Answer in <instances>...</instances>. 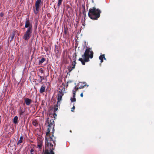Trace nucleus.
<instances>
[{
	"label": "nucleus",
	"instance_id": "6e6552de",
	"mask_svg": "<svg viewBox=\"0 0 154 154\" xmlns=\"http://www.w3.org/2000/svg\"><path fill=\"white\" fill-rule=\"evenodd\" d=\"M72 60H73L74 63H72V65L73 66L71 67V66H69L68 67V69L69 71H71L72 70H73L75 68V65L76 63L75 61L76 60V55H75V56H73L72 57Z\"/></svg>",
	"mask_w": 154,
	"mask_h": 154
},
{
	"label": "nucleus",
	"instance_id": "ddd939ff",
	"mask_svg": "<svg viewBox=\"0 0 154 154\" xmlns=\"http://www.w3.org/2000/svg\"><path fill=\"white\" fill-rule=\"evenodd\" d=\"M45 154H54L53 152V150H46L45 152Z\"/></svg>",
	"mask_w": 154,
	"mask_h": 154
},
{
	"label": "nucleus",
	"instance_id": "9b49d317",
	"mask_svg": "<svg viewBox=\"0 0 154 154\" xmlns=\"http://www.w3.org/2000/svg\"><path fill=\"white\" fill-rule=\"evenodd\" d=\"M42 142L41 140H39L37 143V146L40 149H42Z\"/></svg>",
	"mask_w": 154,
	"mask_h": 154
},
{
	"label": "nucleus",
	"instance_id": "f704fd0d",
	"mask_svg": "<svg viewBox=\"0 0 154 154\" xmlns=\"http://www.w3.org/2000/svg\"><path fill=\"white\" fill-rule=\"evenodd\" d=\"M57 108L56 109V110H57Z\"/></svg>",
	"mask_w": 154,
	"mask_h": 154
},
{
	"label": "nucleus",
	"instance_id": "393cba45",
	"mask_svg": "<svg viewBox=\"0 0 154 154\" xmlns=\"http://www.w3.org/2000/svg\"><path fill=\"white\" fill-rule=\"evenodd\" d=\"M34 150L33 149H32L30 150V153H33L34 152Z\"/></svg>",
	"mask_w": 154,
	"mask_h": 154
},
{
	"label": "nucleus",
	"instance_id": "c756f323",
	"mask_svg": "<svg viewBox=\"0 0 154 154\" xmlns=\"http://www.w3.org/2000/svg\"><path fill=\"white\" fill-rule=\"evenodd\" d=\"M48 139H50L51 140L52 139V137H50V136H49V138Z\"/></svg>",
	"mask_w": 154,
	"mask_h": 154
},
{
	"label": "nucleus",
	"instance_id": "7c9ffc66",
	"mask_svg": "<svg viewBox=\"0 0 154 154\" xmlns=\"http://www.w3.org/2000/svg\"><path fill=\"white\" fill-rule=\"evenodd\" d=\"M49 118H47V122H48L49 121Z\"/></svg>",
	"mask_w": 154,
	"mask_h": 154
},
{
	"label": "nucleus",
	"instance_id": "b1692460",
	"mask_svg": "<svg viewBox=\"0 0 154 154\" xmlns=\"http://www.w3.org/2000/svg\"><path fill=\"white\" fill-rule=\"evenodd\" d=\"M75 108V107L74 106H73V107L72 108V109L71 111L72 112L73 111V110Z\"/></svg>",
	"mask_w": 154,
	"mask_h": 154
},
{
	"label": "nucleus",
	"instance_id": "423d86ee",
	"mask_svg": "<svg viewBox=\"0 0 154 154\" xmlns=\"http://www.w3.org/2000/svg\"><path fill=\"white\" fill-rule=\"evenodd\" d=\"M45 149L49 150H52L54 149L53 145L51 143L48 142V140L47 137H45Z\"/></svg>",
	"mask_w": 154,
	"mask_h": 154
},
{
	"label": "nucleus",
	"instance_id": "a211bd4d",
	"mask_svg": "<svg viewBox=\"0 0 154 154\" xmlns=\"http://www.w3.org/2000/svg\"><path fill=\"white\" fill-rule=\"evenodd\" d=\"M63 0H58L57 6L58 8H59L60 5L61 4Z\"/></svg>",
	"mask_w": 154,
	"mask_h": 154
},
{
	"label": "nucleus",
	"instance_id": "2f4dec72",
	"mask_svg": "<svg viewBox=\"0 0 154 154\" xmlns=\"http://www.w3.org/2000/svg\"><path fill=\"white\" fill-rule=\"evenodd\" d=\"M92 3L94 2V1L93 0H92Z\"/></svg>",
	"mask_w": 154,
	"mask_h": 154
},
{
	"label": "nucleus",
	"instance_id": "4468645a",
	"mask_svg": "<svg viewBox=\"0 0 154 154\" xmlns=\"http://www.w3.org/2000/svg\"><path fill=\"white\" fill-rule=\"evenodd\" d=\"M101 13V11L97 8V20L98 18H99L100 16V13Z\"/></svg>",
	"mask_w": 154,
	"mask_h": 154
},
{
	"label": "nucleus",
	"instance_id": "7ed1b4c3",
	"mask_svg": "<svg viewBox=\"0 0 154 154\" xmlns=\"http://www.w3.org/2000/svg\"><path fill=\"white\" fill-rule=\"evenodd\" d=\"M88 15L91 19L94 20H96V9L95 7H93L89 9Z\"/></svg>",
	"mask_w": 154,
	"mask_h": 154
},
{
	"label": "nucleus",
	"instance_id": "39448f33",
	"mask_svg": "<svg viewBox=\"0 0 154 154\" xmlns=\"http://www.w3.org/2000/svg\"><path fill=\"white\" fill-rule=\"evenodd\" d=\"M48 128L47 129V132L46 135L47 136L49 137L50 131L51 128H53V131L54 128V122L53 119L50 120V122H48Z\"/></svg>",
	"mask_w": 154,
	"mask_h": 154
},
{
	"label": "nucleus",
	"instance_id": "f8f14e48",
	"mask_svg": "<svg viewBox=\"0 0 154 154\" xmlns=\"http://www.w3.org/2000/svg\"><path fill=\"white\" fill-rule=\"evenodd\" d=\"M45 86L44 85H42L40 88L39 92L41 93H42L45 91Z\"/></svg>",
	"mask_w": 154,
	"mask_h": 154
},
{
	"label": "nucleus",
	"instance_id": "c85d7f7f",
	"mask_svg": "<svg viewBox=\"0 0 154 154\" xmlns=\"http://www.w3.org/2000/svg\"><path fill=\"white\" fill-rule=\"evenodd\" d=\"M80 96L82 97H83V94L82 93H81L80 94Z\"/></svg>",
	"mask_w": 154,
	"mask_h": 154
},
{
	"label": "nucleus",
	"instance_id": "6ab92c4d",
	"mask_svg": "<svg viewBox=\"0 0 154 154\" xmlns=\"http://www.w3.org/2000/svg\"><path fill=\"white\" fill-rule=\"evenodd\" d=\"M45 60V59L44 58H42L39 62V64H40L43 63Z\"/></svg>",
	"mask_w": 154,
	"mask_h": 154
},
{
	"label": "nucleus",
	"instance_id": "f3484780",
	"mask_svg": "<svg viewBox=\"0 0 154 154\" xmlns=\"http://www.w3.org/2000/svg\"><path fill=\"white\" fill-rule=\"evenodd\" d=\"M18 117L17 116H15L14 118L13 122L15 124H17V122Z\"/></svg>",
	"mask_w": 154,
	"mask_h": 154
},
{
	"label": "nucleus",
	"instance_id": "a878e982",
	"mask_svg": "<svg viewBox=\"0 0 154 154\" xmlns=\"http://www.w3.org/2000/svg\"><path fill=\"white\" fill-rule=\"evenodd\" d=\"M3 15H4V14L2 13H0V16L1 17H2L3 16Z\"/></svg>",
	"mask_w": 154,
	"mask_h": 154
},
{
	"label": "nucleus",
	"instance_id": "aec40b11",
	"mask_svg": "<svg viewBox=\"0 0 154 154\" xmlns=\"http://www.w3.org/2000/svg\"><path fill=\"white\" fill-rule=\"evenodd\" d=\"M23 137L22 136H21L20 137V139L18 141L17 143V144L18 145L19 144L23 142Z\"/></svg>",
	"mask_w": 154,
	"mask_h": 154
},
{
	"label": "nucleus",
	"instance_id": "cd10ccee",
	"mask_svg": "<svg viewBox=\"0 0 154 154\" xmlns=\"http://www.w3.org/2000/svg\"><path fill=\"white\" fill-rule=\"evenodd\" d=\"M14 36H12L11 37V41H12L13 40V38H14Z\"/></svg>",
	"mask_w": 154,
	"mask_h": 154
},
{
	"label": "nucleus",
	"instance_id": "5701e85b",
	"mask_svg": "<svg viewBox=\"0 0 154 154\" xmlns=\"http://www.w3.org/2000/svg\"><path fill=\"white\" fill-rule=\"evenodd\" d=\"M86 45H87V44L85 42L84 44V47H86Z\"/></svg>",
	"mask_w": 154,
	"mask_h": 154
},
{
	"label": "nucleus",
	"instance_id": "c9c22d12",
	"mask_svg": "<svg viewBox=\"0 0 154 154\" xmlns=\"http://www.w3.org/2000/svg\"><path fill=\"white\" fill-rule=\"evenodd\" d=\"M57 108L56 109V110H57Z\"/></svg>",
	"mask_w": 154,
	"mask_h": 154
},
{
	"label": "nucleus",
	"instance_id": "f03ea898",
	"mask_svg": "<svg viewBox=\"0 0 154 154\" xmlns=\"http://www.w3.org/2000/svg\"><path fill=\"white\" fill-rule=\"evenodd\" d=\"M25 27L27 28L24 32L23 38L26 41H28L31 37L32 31V27L28 19H26L25 22Z\"/></svg>",
	"mask_w": 154,
	"mask_h": 154
},
{
	"label": "nucleus",
	"instance_id": "20e7f679",
	"mask_svg": "<svg viewBox=\"0 0 154 154\" xmlns=\"http://www.w3.org/2000/svg\"><path fill=\"white\" fill-rule=\"evenodd\" d=\"M65 91V88L63 87H61L59 89L58 93L57 95V104L60 105V102L62 100V96L64 94V93Z\"/></svg>",
	"mask_w": 154,
	"mask_h": 154
},
{
	"label": "nucleus",
	"instance_id": "f257e3e1",
	"mask_svg": "<svg viewBox=\"0 0 154 154\" xmlns=\"http://www.w3.org/2000/svg\"><path fill=\"white\" fill-rule=\"evenodd\" d=\"M86 50L84 54L82 55V58H80L79 60L80 61L83 65L85 64V62H88L89 60V58H92L93 56V52L91 48L86 46Z\"/></svg>",
	"mask_w": 154,
	"mask_h": 154
},
{
	"label": "nucleus",
	"instance_id": "412c9836",
	"mask_svg": "<svg viewBox=\"0 0 154 154\" xmlns=\"http://www.w3.org/2000/svg\"><path fill=\"white\" fill-rule=\"evenodd\" d=\"M70 100H71V101L72 102H75V101H76V99L75 98V97H73V98H70Z\"/></svg>",
	"mask_w": 154,
	"mask_h": 154
},
{
	"label": "nucleus",
	"instance_id": "dca6fc26",
	"mask_svg": "<svg viewBox=\"0 0 154 154\" xmlns=\"http://www.w3.org/2000/svg\"><path fill=\"white\" fill-rule=\"evenodd\" d=\"M32 123L33 125L35 127L37 126L38 125L37 121L35 120H34L33 121Z\"/></svg>",
	"mask_w": 154,
	"mask_h": 154
},
{
	"label": "nucleus",
	"instance_id": "bb28decb",
	"mask_svg": "<svg viewBox=\"0 0 154 154\" xmlns=\"http://www.w3.org/2000/svg\"><path fill=\"white\" fill-rule=\"evenodd\" d=\"M73 97H75V92L73 91Z\"/></svg>",
	"mask_w": 154,
	"mask_h": 154
},
{
	"label": "nucleus",
	"instance_id": "72a5a7b5",
	"mask_svg": "<svg viewBox=\"0 0 154 154\" xmlns=\"http://www.w3.org/2000/svg\"><path fill=\"white\" fill-rule=\"evenodd\" d=\"M57 108L56 109V110H57Z\"/></svg>",
	"mask_w": 154,
	"mask_h": 154
},
{
	"label": "nucleus",
	"instance_id": "0eeeda50",
	"mask_svg": "<svg viewBox=\"0 0 154 154\" xmlns=\"http://www.w3.org/2000/svg\"><path fill=\"white\" fill-rule=\"evenodd\" d=\"M41 0H37L35 4V9H34V11L35 14H37L39 10L40 5L41 4Z\"/></svg>",
	"mask_w": 154,
	"mask_h": 154
},
{
	"label": "nucleus",
	"instance_id": "4be33fe9",
	"mask_svg": "<svg viewBox=\"0 0 154 154\" xmlns=\"http://www.w3.org/2000/svg\"><path fill=\"white\" fill-rule=\"evenodd\" d=\"M40 77L41 78V82L42 81V80H43L44 77L42 76H40Z\"/></svg>",
	"mask_w": 154,
	"mask_h": 154
},
{
	"label": "nucleus",
	"instance_id": "9d476101",
	"mask_svg": "<svg viewBox=\"0 0 154 154\" xmlns=\"http://www.w3.org/2000/svg\"><path fill=\"white\" fill-rule=\"evenodd\" d=\"M24 110L23 109H21V107H20V109L18 111L21 117H22L23 116V113L24 112Z\"/></svg>",
	"mask_w": 154,
	"mask_h": 154
},
{
	"label": "nucleus",
	"instance_id": "1a4fd4ad",
	"mask_svg": "<svg viewBox=\"0 0 154 154\" xmlns=\"http://www.w3.org/2000/svg\"><path fill=\"white\" fill-rule=\"evenodd\" d=\"M24 101L26 104L27 106H29L32 102V100L27 98H25Z\"/></svg>",
	"mask_w": 154,
	"mask_h": 154
},
{
	"label": "nucleus",
	"instance_id": "2eb2a0df",
	"mask_svg": "<svg viewBox=\"0 0 154 154\" xmlns=\"http://www.w3.org/2000/svg\"><path fill=\"white\" fill-rule=\"evenodd\" d=\"M103 58L104 59V60L106 59L105 57L104 54H103L100 56L99 57V59L100 60L101 63H102L103 62Z\"/></svg>",
	"mask_w": 154,
	"mask_h": 154
},
{
	"label": "nucleus",
	"instance_id": "473e14b6",
	"mask_svg": "<svg viewBox=\"0 0 154 154\" xmlns=\"http://www.w3.org/2000/svg\"><path fill=\"white\" fill-rule=\"evenodd\" d=\"M30 154H34L33 153H30Z\"/></svg>",
	"mask_w": 154,
	"mask_h": 154
}]
</instances>
